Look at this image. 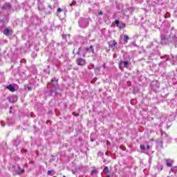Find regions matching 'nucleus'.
<instances>
[{"label":"nucleus","mask_w":177,"mask_h":177,"mask_svg":"<svg viewBox=\"0 0 177 177\" xmlns=\"http://www.w3.org/2000/svg\"><path fill=\"white\" fill-rule=\"evenodd\" d=\"M115 57H117V54L113 55V58L115 59Z\"/></svg>","instance_id":"obj_37"},{"label":"nucleus","mask_w":177,"mask_h":177,"mask_svg":"<svg viewBox=\"0 0 177 177\" xmlns=\"http://www.w3.org/2000/svg\"><path fill=\"white\" fill-rule=\"evenodd\" d=\"M60 12H62V8H58V9H57V12H58V13H60Z\"/></svg>","instance_id":"obj_33"},{"label":"nucleus","mask_w":177,"mask_h":177,"mask_svg":"<svg viewBox=\"0 0 177 177\" xmlns=\"http://www.w3.org/2000/svg\"><path fill=\"white\" fill-rule=\"evenodd\" d=\"M115 24L116 27H118L119 30H122V28H125L127 27V24L125 23L120 21L119 20H115Z\"/></svg>","instance_id":"obj_8"},{"label":"nucleus","mask_w":177,"mask_h":177,"mask_svg":"<svg viewBox=\"0 0 177 177\" xmlns=\"http://www.w3.org/2000/svg\"><path fill=\"white\" fill-rule=\"evenodd\" d=\"M162 64H164L163 62L159 63V67H162Z\"/></svg>","instance_id":"obj_32"},{"label":"nucleus","mask_w":177,"mask_h":177,"mask_svg":"<svg viewBox=\"0 0 177 177\" xmlns=\"http://www.w3.org/2000/svg\"><path fill=\"white\" fill-rule=\"evenodd\" d=\"M171 172H174V174H176L177 172V167H174L173 168L171 169Z\"/></svg>","instance_id":"obj_25"},{"label":"nucleus","mask_w":177,"mask_h":177,"mask_svg":"<svg viewBox=\"0 0 177 177\" xmlns=\"http://www.w3.org/2000/svg\"><path fill=\"white\" fill-rule=\"evenodd\" d=\"M7 89H8V91H10V92H15L16 91V88L12 84L7 86Z\"/></svg>","instance_id":"obj_18"},{"label":"nucleus","mask_w":177,"mask_h":177,"mask_svg":"<svg viewBox=\"0 0 177 177\" xmlns=\"http://www.w3.org/2000/svg\"><path fill=\"white\" fill-rule=\"evenodd\" d=\"M78 25L81 28H86L89 26V19L80 18L78 21Z\"/></svg>","instance_id":"obj_4"},{"label":"nucleus","mask_w":177,"mask_h":177,"mask_svg":"<svg viewBox=\"0 0 177 177\" xmlns=\"http://www.w3.org/2000/svg\"><path fill=\"white\" fill-rule=\"evenodd\" d=\"M24 174V169H21L20 166H18V170L17 171V175H22Z\"/></svg>","instance_id":"obj_19"},{"label":"nucleus","mask_w":177,"mask_h":177,"mask_svg":"<svg viewBox=\"0 0 177 177\" xmlns=\"http://www.w3.org/2000/svg\"><path fill=\"white\" fill-rule=\"evenodd\" d=\"M21 152L22 153H26V150L25 149H21Z\"/></svg>","instance_id":"obj_38"},{"label":"nucleus","mask_w":177,"mask_h":177,"mask_svg":"<svg viewBox=\"0 0 177 177\" xmlns=\"http://www.w3.org/2000/svg\"><path fill=\"white\" fill-rule=\"evenodd\" d=\"M3 33L6 36L10 35V33H12V30L9 29L8 28H6L3 31Z\"/></svg>","instance_id":"obj_16"},{"label":"nucleus","mask_w":177,"mask_h":177,"mask_svg":"<svg viewBox=\"0 0 177 177\" xmlns=\"http://www.w3.org/2000/svg\"><path fill=\"white\" fill-rule=\"evenodd\" d=\"M153 55H158V56H160L161 55V53L158 50H156L154 53H153Z\"/></svg>","instance_id":"obj_23"},{"label":"nucleus","mask_w":177,"mask_h":177,"mask_svg":"<svg viewBox=\"0 0 177 177\" xmlns=\"http://www.w3.org/2000/svg\"><path fill=\"white\" fill-rule=\"evenodd\" d=\"M160 59H165V62H168V61L174 62L175 57L172 55H166L165 56H161Z\"/></svg>","instance_id":"obj_10"},{"label":"nucleus","mask_w":177,"mask_h":177,"mask_svg":"<svg viewBox=\"0 0 177 177\" xmlns=\"http://www.w3.org/2000/svg\"><path fill=\"white\" fill-rule=\"evenodd\" d=\"M86 49V53H91V52H92V53H93V52H95V50L93 49V46H90V47H85Z\"/></svg>","instance_id":"obj_14"},{"label":"nucleus","mask_w":177,"mask_h":177,"mask_svg":"<svg viewBox=\"0 0 177 177\" xmlns=\"http://www.w3.org/2000/svg\"><path fill=\"white\" fill-rule=\"evenodd\" d=\"M64 177H66V176H64Z\"/></svg>","instance_id":"obj_46"},{"label":"nucleus","mask_w":177,"mask_h":177,"mask_svg":"<svg viewBox=\"0 0 177 177\" xmlns=\"http://www.w3.org/2000/svg\"><path fill=\"white\" fill-rule=\"evenodd\" d=\"M48 8L50 10V11H49L48 12H46V13H48V15H50V13L52 12V6L48 5Z\"/></svg>","instance_id":"obj_27"},{"label":"nucleus","mask_w":177,"mask_h":177,"mask_svg":"<svg viewBox=\"0 0 177 177\" xmlns=\"http://www.w3.org/2000/svg\"><path fill=\"white\" fill-rule=\"evenodd\" d=\"M9 113H10V114H12V111H10Z\"/></svg>","instance_id":"obj_44"},{"label":"nucleus","mask_w":177,"mask_h":177,"mask_svg":"<svg viewBox=\"0 0 177 177\" xmlns=\"http://www.w3.org/2000/svg\"><path fill=\"white\" fill-rule=\"evenodd\" d=\"M109 48H111V49L114 50V49H115V48H117V41H115V40L110 41L109 42Z\"/></svg>","instance_id":"obj_11"},{"label":"nucleus","mask_w":177,"mask_h":177,"mask_svg":"<svg viewBox=\"0 0 177 177\" xmlns=\"http://www.w3.org/2000/svg\"><path fill=\"white\" fill-rule=\"evenodd\" d=\"M1 127H5V124L3 123V122H1Z\"/></svg>","instance_id":"obj_35"},{"label":"nucleus","mask_w":177,"mask_h":177,"mask_svg":"<svg viewBox=\"0 0 177 177\" xmlns=\"http://www.w3.org/2000/svg\"><path fill=\"white\" fill-rule=\"evenodd\" d=\"M28 91H32V87L28 86Z\"/></svg>","instance_id":"obj_34"},{"label":"nucleus","mask_w":177,"mask_h":177,"mask_svg":"<svg viewBox=\"0 0 177 177\" xmlns=\"http://www.w3.org/2000/svg\"><path fill=\"white\" fill-rule=\"evenodd\" d=\"M129 40V36L125 35L124 36V44H128Z\"/></svg>","instance_id":"obj_21"},{"label":"nucleus","mask_w":177,"mask_h":177,"mask_svg":"<svg viewBox=\"0 0 177 177\" xmlns=\"http://www.w3.org/2000/svg\"><path fill=\"white\" fill-rule=\"evenodd\" d=\"M145 147L146 150H150V145H147Z\"/></svg>","instance_id":"obj_31"},{"label":"nucleus","mask_w":177,"mask_h":177,"mask_svg":"<svg viewBox=\"0 0 177 177\" xmlns=\"http://www.w3.org/2000/svg\"><path fill=\"white\" fill-rule=\"evenodd\" d=\"M95 174H97V170L93 169V170L91 171V174L92 175H95Z\"/></svg>","instance_id":"obj_28"},{"label":"nucleus","mask_w":177,"mask_h":177,"mask_svg":"<svg viewBox=\"0 0 177 177\" xmlns=\"http://www.w3.org/2000/svg\"><path fill=\"white\" fill-rule=\"evenodd\" d=\"M75 5H77V1H75L74 3H71L70 4V6H75Z\"/></svg>","instance_id":"obj_30"},{"label":"nucleus","mask_w":177,"mask_h":177,"mask_svg":"<svg viewBox=\"0 0 177 177\" xmlns=\"http://www.w3.org/2000/svg\"><path fill=\"white\" fill-rule=\"evenodd\" d=\"M9 102H10V103H15V102H17V97L12 96L11 97H10Z\"/></svg>","instance_id":"obj_20"},{"label":"nucleus","mask_w":177,"mask_h":177,"mask_svg":"<svg viewBox=\"0 0 177 177\" xmlns=\"http://www.w3.org/2000/svg\"><path fill=\"white\" fill-rule=\"evenodd\" d=\"M149 162H150V161H151V158H149Z\"/></svg>","instance_id":"obj_42"},{"label":"nucleus","mask_w":177,"mask_h":177,"mask_svg":"<svg viewBox=\"0 0 177 177\" xmlns=\"http://www.w3.org/2000/svg\"><path fill=\"white\" fill-rule=\"evenodd\" d=\"M9 23V15H6L2 19H0V30L6 28V24Z\"/></svg>","instance_id":"obj_3"},{"label":"nucleus","mask_w":177,"mask_h":177,"mask_svg":"<svg viewBox=\"0 0 177 177\" xmlns=\"http://www.w3.org/2000/svg\"><path fill=\"white\" fill-rule=\"evenodd\" d=\"M131 65V57L128 53H124L123 55V60L121 59L119 62V68L122 70V68H128Z\"/></svg>","instance_id":"obj_1"},{"label":"nucleus","mask_w":177,"mask_h":177,"mask_svg":"<svg viewBox=\"0 0 177 177\" xmlns=\"http://www.w3.org/2000/svg\"><path fill=\"white\" fill-rule=\"evenodd\" d=\"M12 109H13V106H10V110H12Z\"/></svg>","instance_id":"obj_41"},{"label":"nucleus","mask_w":177,"mask_h":177,"mask_svg":"<svg viewBox=\"0 0 177 177\" xmlns=\"http://www.w3.org/2000/svg\"><path fill=\"white\" fill-rule=\"evenodd\" d=\"M73 174H75V171L74 170L72 171Z\"/></svg>","instance_id":"obj_43"},{"label":"nucleus","mask_w":177,"mask_h":177,"mask_svg":"<svg viewBox=\"0 0 177 177\" xmlns=\"http://www.w3.org/2000/svg\"><path fill=\"white\" fill-rule=\"evenodd\" d=\"M158 88H160V85L158 84L151 85V89L152 91H154V92H157Z\"/></svg>","instance_id":"obj_17"},{"label":"nucleus","mask_w":177,"mask_h":177,"mask_svg":"<svg viewBox=\"0 0 177 177\" xmlns=\"http://www.w3.org/2000/svg\"><path fill=\"white\" fill-rule=\"evenodd\" d=\"M140 150L146 151V146H145V145H140Z\"/></svg>","instance_id":"obj_24"},{"label":"nucleus","mask_w":177,"mask_h":177,"mask_svg":"<svg viewBox=\"0 0 177 177\" xmlns=\"http://www.w3.org/2000/svg\"><path fill=\"white\" fill-rule=\"evenodd\" d=\"M98 15H99L100 16L102 15H103V12L100 11V12L98 13Z\"/></svg>","instance_id":"obj_36"},{"label":"nucleus","mask_w":177,"mask_h":177,"mask_svg":"<svg viewBox=\"0 0 177 177\" xmlns=\"http://www.w3.org/2000/svg\"><path fill=\"white\" fill-rule=\"evenodd\" d=\"M103 172L104 174H109L110 172V170H109V167L107 166L104 167Z\"/></svg>","instance_id":"obj_22"},{"label":"nucleus","mask_w":177,"mask_h":177,"mask_svg":"<svg viewBox=\"0 0 177 177\" xmlns=\"http://www.w3.org/2000/svg\"><path fill=\"white\" fill-rule=\"evenodd\" d=\"M62 38H66V35H63Z\"/></svg>","instance_id":"obj_40"},{"label":"nucleus","mask_w":177,"mask_h":177,"mask_svg":"<svg viewBox=\"0 0 177 177\" xmlns=\"http://www.w3.org/2000/svg\"><path fill=\"white\" fill-rule=\"evenodd\" d=\"M165 136H168L167 135V133H165Z\"/></svg>","instance_id":"obj_45"},{"label":"nucleus","mask_w":177,"mask_h":177,"mask_svg":"<svg viewBox=\"0 0 177 177\" xmlns=\"http://www.w3.org/2000/svg\"><path fill=\"white\" fill-rule=\"evenodd\" d=\"M171 42V37H167L165 35H160V44L162 45H168Z\"/></svg>","instance_id":"obj_6"},{"label":"nucleus","mask_w":177,"mask_h":177,"mask_svg":"<svg viewBox=\"0 0 177 177\" xmlns=\"http://www.w3.org/2000/svg\"><path fill=\"white\" fill-rule=\"evenodd\" d=\"M3 10H10L12 9V5L10 3H6L1 8Z\"/></svg>","instance_id":"obj_12"},{"label":"nucleus","mask_w":177,"mask_h":177,"mask_svg":"<svg viewBox=\"0 0 177 177\" xmlns=\"http://www.w3.org/2000/svg\"><path fill=\"white\" fill-rule=\"evenodd\" d=\"M73 53V55H78V56H80V55L82 54V56L83 57H85V56H86V50L85 47L81 46L78 48V50L76 53H75V48H74Z\"/></svg>","instance_id":"obj_5"},{"label":"nucleus","mask_w":177,"mask_h":177,"mask_svg":"<svg viewBox=\"0 0 177 177\" xmlns=\"http://www.w3.org/2000/svg\"><path fill=\"white\" fill-rule=\"evenodd\" d=\"M164 0H158V1H157V4L158 5H162V1H163Z\"/></svg>","instance_id":"obj_29"},{"label":"nucleus","mask_w":177,"mask_h":177,"mask_svg":"<svg viewBox=\"0 0 177 177\" xmlns=\"http://www.w3.org/2000/svg\"><path fill=\"white\" fill-rule=\"evenodd\" d=\"M174 164V160L171 159H166V165L167 167H169L171 168L172 167V165Z\"/></svg>","instance_id":"obj_15"},{"label":"nucleus","mask_w":177,"mask_h":177,"mask_svg":"<svg viewBox=\"0 0 177 177\" xmlns=\"http://www.w3.org/2000/svg\"><path fill=\"white\" fill-rule=\"evenodd\" d=\"M25 19H28V15H25Z\"/></svg>","instance_id":"obj_39"},{"label":"nucleus","mask_w":177,"mask_h":177,"mask_svg":"<svg viewBox=\"0 0 177 177\" xmlns=\"http://www.w3.org/2000/svg\"><path fill=\"white\" fill-rule=\"evenodd\" d=\"M170 36L171 37V38L173 39V42L175 44V46L176 48V46H177V32H176V30H174V28H172L171 30Z\"/></svg>","instance_id":"obj_7"},{"label":"nucleus","mask_w":177,"mask_h":177,"mask_svg":"<svg viewBox=\"0 0 177 177\" xmlns=\"http://www.w3.org/2000/svg\"><path fill=\"white\" fill-rule=\"evenodd\" d=\"M155 169H157L159 172H161V170L162 168H164V166L160 162H158V165L154 167Z\"/></svg>","instance_id":"obj_13"},{"label":"nucleus","mask_w":177,"mask_h":177,"mask_svg":"<svg viewBox=\"0 0 177 177\" xmlns=\"http://www.w3.org/2000/svg\"><path fill=\"white\" fill-rule=\"evenodd\" d=\"M52 174H53V170H48L47 171V175L52 176Z\"/></svg>","instance_id":"obj_26"},{"label":"nucleus","mask_w":177,"mask_h":177,"mask_svg":"<svg viewBox=\"0 0 177 177\" xmlns=\"http://www.w3.org/2000/svg\"><path fill=\"white\" fill-rule=\"evenodd\" d=\"M48 85H52L53 86L50 89L51 96H57V95H59V93H57L59 83L56 77H53L51 81L48 83Z\"/></svg>","instance_id":"obj_2"},{"label":"nucleus","mask_w":177,"mask_h":177,"mask_svg":"<svg viewBox=\"0 0 177 177\" xmlns=\"http://www.w3.org/2000/svg\"><path fill=\"white\" fill-rule=\"evenodd\" d=\"M76 63L77 66H85V64H86V59L82 57H79L76 59Z\"/></svg>","instance_id":"obj_9"},{"label":"nucleus","mask_w":177,"mask_h":177,"mask_svg":"<svg viewBox=\"0 0 177 177\" xmlns=\"http://www.w3.org/2000/svg\"><path fill=\"white\" fill-rule=\"evenodd\" d=\"M176 57H177V56H176Z\"/></svg>","instance_id":"obj_47"}]
</instances>
